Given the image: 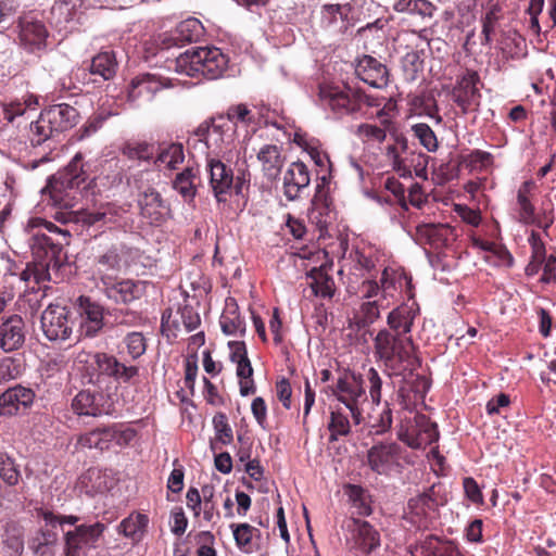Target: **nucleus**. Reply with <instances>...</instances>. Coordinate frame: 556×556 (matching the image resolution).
<instances>
[{
	"label": "nucleus",
	"mask_w": 556,
	"mask_h": 556,
	"mask_svg": "<svg viewBox=\"0 0 556 556\" xmlns=\"http://www.w3.org/2000/svg\"><path fill=\"white\" fill-rule=\"evenodd\" d=\"M137 203L140 216L150 225L160 226L170 216L169 203L152 187L138 194Z\"/></svg>",
	"instance_id": "obj_16"
},
{
	"label": "nucleus",
	"mask_w": 556,
	"mask_h": 556,
	"mask_svg": "<svg viewBox=\"0 0 556 556\" xmlns=\"http://www.w3.org/2000/svg\"><path fill=\"white\" fill-rule=\"evenodd\" d=\"M328 430L330 431V441H337L339 437L350 433V421L340 407L331 410Z\"/></svg>",
	"instance_id": "obj_56"
},
{
	"label": "nucleus",
	"mask_w": 556,
	"mask_h": 556,
	"mask_svg": "<svg viewBox=\"0 0 556 556\" xmlns=\"http://www.w3.org/2000/svg\"><path fill=\"white\" fill-rule=\"evenodd\" d=\"M92 181L96 186L104 189L118 186L123 181V168L116 159L105 160L101 164L100 173L93 177Z\"/></svg>",
	"instance_id": "obj_37"
},
{
	"label": "nucleus",
	"mask_w": 556,
	"mask_h": 556,
	"mask_svg": "<svg viewBox=\"0 0 556 556\" xmlns=\"http://www.w3.org/2000/svg\"><path fill=\"white\" fill-rule=\"evenodd\" d=\"M540 378L546 391L556 393V350H545L541 358Z\"/></svg>",
	"instance_id": "obj_45"
},
{
	"label": "nucleus",
	"mask_w": 556,
	"mask_h": 556,
	"mask_svg": "<svg viewBox=\"0 0 556 556\" xmlns=\"http://www.w3.org/2000/svg\"><path fill=\"white\" fill-rule=\"evenodd\" d=\"M77 116V110L66 103L54 104L45 109L37 121L30 123V143L40 146L55 135L72 128Z\"/></svg>",
	"instance_id": "obj_6"
},
{
	"label": "nucleus",
	"mask_w": 556,
	"mask_h": 556,
	"mask_svg": "<svg viewBox=\"0 0 556 556\" xmlns=\"http://www.w3.org/2000/svg\"><path fill=\"white\" fill-rule=\"evenodd\" d=\"M199 168L188 165L182 172L176 175L173 188L185 199H193L197 193L195 180L199 179Z\"/></svg>",
	"instance_id": "obj_40"
},
{
	"label": "nucleus",
	"mask_w": 556,
	"mask_h": 556,
	"mask_svg": "<svg viewBox=\"0 0 556 556\" xmlns=\"http://www.w3.org/2000/svg\"><path fill=\"white\" fill-rule=\"evenodd\" d=\"M122 152L129 160L149 161L154 155V147L147 142H127Z\"/></svg>",
	"instance_id": "obj_58"
},
{
	"label": "nucleus",
	"mask_w": 556,
	"mask_h": 556,
	"mask_svg": "<svg viewBox=\"0 0 556 556\" xmlns=\"http://www.w3.org/2000/svg\"><path fill=\"white\" fill-rule=\"evenodd\" d=\"M407 150V139L403 135L395 136V143L387 148V156L391 161L394 170L402 176L410 175L409 166L401 157V152Z\"/></svg>",
	"instance_id": "obj_48"
},
{
	"label": "nucleus",
	"mask_w": 556,
	"mask_h": 556,
	"mask_svg": "<svg viewBox=\"0 0 556 556\" xmlns=\"http://www.w3.org/2000/svg\"><path fill=\"white\" fill-rule=\"evenodd\" d=\"M320 100L338 115L354 114L364 106L379 108L386 98L365 93L361 88L344 85L323 86L319 90Z\"/></svg>",
	"instance_id": "obj_5"
},
{
	"label": "nucleus",
	"mask_w": 556,
	"mask_h": 556,
	"mask_svg": "<svg viewBox=\"0 0 556 556\" xmlns=\"http://www.w3.org/2000/svg\"><path fill=\"white\" fill-rule=\"evenodd\" d=\"M480 83V75L473 70L467 68L457 76L451 97L464 115L479 111L482 98L478 87Z\"/></svg>",
	"instance_id": "obj_12"
},
{
	"label": "nucleus",
	"mask_w": 556,
	"mask_h": 556,
	"mask_svg": "<svg viewBox=\"0 0 556 556\" xmlns=\"http://www.w3.org/2000/svg\"><path fill=\"white\" fill-rule=\"evenodd\" d=\"M131 249L119 241L99 242L92 249L91 267L101 283L104 277H115L114 274L129 266Z\"/></svg>",
	"instance_id": "obj_8"
},
{
	"label": "nucleus",
	"mask_w": 556,
	"mask_h": 556,
	"mask_svg": "<svg viewBox=\"0 0 556 556\" xmlns=\"http://www.w3.org/2000/svg\"><path fill=\"white\" fill-rule=\"evenodd\" d=\"M536 191V185L533 180L523 181L517 190L516 203L514 206L516 220L523 225L534 223L535 206L533 199Z\"/></svg>",
	"instance_id": "obj_25"
},
{
	"label": "nucleus",
	"mask_w": 556,
	"mask_h": 556,
	"mask_svg": "<svg viewBox=\"0 0 556 556\" xmlns=\"http://www.w3.org/2000/svg\"><path fill=\"white\" fill-rule=\"evenodd\" d=\"M22 478L20 466L8 453H0V479L9 486L18 484Z\"/></svg>",
	"instance_id": "obj_53"
},
{
	"label": "nucleus",
	"mask_w": 556,
	"mask_h": 556,
	"mask_svg": "<svg viewBox=\"0 0 556 556\" xmlns=\"http://www.w3.org/2000/svg\"><path fill=\"white\" fill-rule=\"evenodd\" d=\"M332 394L350 412L353 422L359 425L363 421L362 406L367 401L362 377L354 374L340 376Z\"/></svg>",
	"instance_id": "obj_9"
},
{
	"label": "nucleus",
	"mask_w": 556,
	"mask_h": 556,
	"mask_svg": "<svg viewBox=\"0 0 556 556\" xmlns=\"http://www.w3.org/2000/svg\"><path fill=\"white\" fill-rule=\"evenodd\" d=\"M45 227L49 232L62 237V240L40 231L34 233L29 243L33 262L28 263L26 268L20 274L18 282L34 280L39 285L40 282L49 281L51 280V271L58 273L64 264L66 256L63 252V247L68 244L71 235L50 222H46Z\"/></svg>",
	"instance_id": "obj_1"
},
{
	"label": "nucleus",
	"mask_w": 556,
	"mask_h": 556,
	"mask_svg": "<svg viewBox=\"0 0 556 556\" xmlns=\"http://www.w3.org/2000/svg\"><path fill=\"white\" fill-rule=\"evenodd\" d=\"M231 359L237 363V376L240 378V394L247 396L255 392L252 379L253 368L247 355V350H235Z\"/></svg>",
	"instance_id": "obj_35"
},
{
	"label": "nucleus",
	"mask_w": 556,
	"mask_h": 556,
	"mask_svg": "<svg viewBox=\"0 0 556 556\" xmlns=\"http://www.w3.org/2000/svg\"><path fill=\"white\" fill-rule=\"evenodd\" d=\"M414 314L412 308L401 306L393 309L388 316V324L390 328L396 333V336L405 334L409 332L413 324Z\"/></svg>",
	"instance_id": "obj_49"
},
{
	"label": "nucleus",
	"mask_w": 556,
	"mask_h": 556,
	"mask_svg": "<svg viewBox=\"0 0 556 556\" xmlns=\"http://www.w3.org/2000/svg\"><path fill=\"white\" fill-rule=\"evenodd\" d=\"M88 72L94 77H99L101 81L112 79L117 70V61L113 51H102L94 55L89 65ZM93 83H99L98 78L92 79Z\"/></svg>",
	"instance_id": "obj_33"
},
{
	"label": "nucleus",
	"mask_w": 556,
	"mask_h": 556,
	"mask_svg": "<svg viewBox=\"0 0 556 556\" xmlns=\"http://www.w3.org/2000/svg\"><path fill=\"white\" fill-rule=\"evenodd\" d=\"M437 486L432 485L426 492H422L408 501V510L412 515L418 518L419 527H427L428 519L431 518V515L434 514L438 506L442 504V502L437 498Z\"/></svg>",
	"instance_id": "obj_26"
},
{
	"label": "nucleus",
	"mask_w": 556,
	"mask_h": 556,
	"mask_svg": "<svg viewBox=\"0 0 556 556\" xmlns=\"http://www.w3.org/2000/svg\"><path fill=\"white\" fill-rule=\"evenodd\" d=\"M105 525L96 522L92 525H78L74 530L64 533L65 556H87L91 548H96L97 542L102 536Z\"/></svg>",
	"instance_id": "obj_13"
},
{
	"label": "nucleus",
	"mask_w": 556,
	"mask_h": 556,
	"mask_svg": "<svg viewBox=\"0 0 556 556\" xmlns=\"http://www.w3.org/2000/svg\"><path fill=\"white\" fill-rule=\"evenodd\" d=\"M226 116L235 123V128L238 123L249 126L255 122L253 112L243 103L229 106Z\"/></svg>",
	"instance_id": "obj_60"
},
{
	"label": "nucleus",
	"mask_w": 556,
	"mask_h": 556,
	"mask_svg": "<svg viewBox=\"0 0 556 556\" xmlns=\"http://www.w3.org/2000/svg\"><path fill=\"white\" fill-rule=\"evenodd\" d=\"M204 34L202 23L195 17L181 21L173 30L161 38V50H168L172 47H182L187 43L198 41Z\"/></svg>",
	"instance_id": "obj_17"
},
{
	"label": "nucleus",
	"mask_w": 556,
	"mask_h": 556,
	"mask_svg": "<svg viewBox=\"0 0 556 556\" xmlns=\"http://www.w3.org/2000/svg\"><path fill=\"white\" fill-rule=\"evenodd\" d=\"M76 303L81 317L79 338L98 336L103 328V307L84 295H80Z\"/></svg>",
	"instance_id": "obj_19"
},
{
	"label": "nucleus",
	"mask_w": 556,
	"mask_h": 556,
	"mask_svg": "<svg viewBox=\"0 0 556 556\" xmlns=\"http://www.w3.org/2000/svg\"><path fill=\"white\" fill-rule=\"evenodd\" d=\"M262 165V172L269 180H275L283 166L285 156L281 147L277 144H264L256 154Z\"/></svg>",
	"instance_id": "obj_30"
},
{
	"label": "nucleus",
	"mask_w": 556,
	"mask_h": 556,
	"mask_svg": "<svg viewBox=\"0 0 556 556\" xmlns=\"http://www.w3.org/2000/svg\"><path fill=\"white\" fill-rule=\"evenodd\" d=\"M356 544L365 553H370L380 545V534L374 527L362 520H354Z\"/></svg>",
	"instance_id": "obj_38"
},
{
	"label": "nucleus",
	"mask_w": 556,
	"mask_h": 556,
	"mask_svg": "<svg viewBox=\"0 0 556 556\" xmlns=\"http://www.w3.org/2000/svg\"><path fill=\"white\" fill-rule=\"evenodd\" d=\"M393 10L397 13L419 15L422 18H431L437 10L435 5L428 0H396Z\"/></svg>",
	"instance_id": "obj_42"
},
{
	"label": "nucleus",
	"mask_w": 556,
	"mask_h": 556,
	"mask_svg": "<svg viewBox=\"0 0 556 556\" xmlns=\"http://www.w3.org/2000/svg\"><path fill=\"white\" fill-rule=\"evenodd\" d=\"M414 426L401 435V439L413 448H421L438 441L439 431L434 422L426 415H417L414 418Z\"/></svg>",
	"instance_id": "obj_20"
},
{
	"label": "nucleus",
	"mask_w": 556,
	"mask_h": 556,
	"mask_svg": "<svg viewBox=\"0 0 556 556\" xmlns=\"http://www.w3.org/2000/svg\"><path fill=\"white\" fill-rule=\"evenodd\" d=\"M185 161L184 146L178 142H172L160 147L155 163L163 165L168 170H176Z\"/></svg>",
	"instance_id": "obj_41"
},
{
	"label": "nucleus",
	"mask_w": 556,
	"mask_h": 556,
	"mask_svg": "<svg viewBox=\"0 0 556 556\" xmlns=\"http://www.w3.org/2000/svg\"><path fill=\"white\" fill-rule=\"evenodd\" d=\"M452 237L453 228L446 224H419L415 230L417 243L435 249L447 245Z\"/></svg>",
	"instance_id": "obj_27"
},
{
	"label": "nucleus",
	"mask_w": 556,
	"mask_h": 556,
	"mask_svg": "<svg viewBox=\"0 0 556 556\" xmlns=\"http://www.w3.org/2000/svg\"><path fill=\"white\" fill-rule=\"evenodd\" d=\"M401 446L394 442L374 445L367 453L370 468L379 473H389L399 464Z\"/></svg>",
	"instance_id": "obj_21"
},
{
	"label": "nucleus",
	"mask_w": 556,
	"mask_h": 556,
	"mask_svg": "<svg viewBox=\"0 0 556 556\" xmlns=\"http://www.w3.org/2000/svg\"><path fill=\"white\" fill-rule=\"evenodd\" d=\"M45 227L49 232L62 237V240L40 231L34 233L29 243L33 262L28 263L26 268L20 274L18 282L34 280L39 285L40 282L49 281L51 280V271L58 273L64 264L66 256L63 252V247L68 244L71 235L50 222H46Z\"/></svg>",
	"instance_id": "obj_2"
},
{
	"label": "nucleus",
	"mask_w": 556,
	"mask_h": 556,
	"mask_svg": "<svg viewBox=\"0 0 556 556\" xmlns=\"http://www.w3.org/2000/svg\"><path fill=\"white\" fill-rule=\"evenodd\" d=\"M93 359L100 374L114 377L119 375L121 364L114 357L106 353H96Z\"/></svg>",
	"instance_id": "obj_61"
},
{
	"label": "nucleus",
	"mask_w": 556,
	"mask_h": 556,
	"mask_svg": "<svg viewBox=\"0 0 556 556\" xmlns=\"http://www.w3.org/2000/svg\"><path fill=\"white\" fill-rule=\"evenodd\" d=\"M3 544L10 549L11 555H20L24 548V542L20 530L15 527H8L5 529Z\"/></svg>",
	"instance_id": "obj_63"
},
{
	"label": "nucleus",
	"mask_w": 556,
	"mask_h": 556,
	"mask_svg": "<svg viewBox=\"0 0 556 556\" xmlns=\"http://www.w3.org/2000/svg\"><path fill=\"white\" fill-rule=\"evenodd\" d=\"M31 389L16 386L4 391L0 396V415L13 416L25 412L34 402Z\"/></svg>",
	"instance_id": "obj_23"
},
{
	"label": "nucleus",
	"mask_w": 556,
	"mask_h": 556,
	"mask_svg": "<svg viewBox=\"0 0 556 556\" xmlns=\"http://www.w3.org/2000/svg\"><path fill=\"white\" fill-rule=\"evenodd\" d=\"M136 437V431L130 428L123 427H106L105 438L109 442H115L119 446L129 444Z\"/></svg>",
	"instance_id": "obj_62"
},
{
	"label": "nucleus",
	"mask_w": 556,
	"mask_h": 556,
	"mask_svg": "<svg viewBox=\"0 0 556 556\" xmlns=\"http://www.w3.org/2000/svg\"><path fill=\"white\" fill-rule=\"evenodd\" d=\"M311 176L307 166L301 162L289 165L283 175V193L290 201L298 200L308 189Z\"/></svg>",
	"instance_id": "obj_22"
},
{
	"label": "nucleus",
	"mask_w": 556,
	"mask_h": 556,
	"mask_svg": "<svg viewBox=\"0 0 556 556\" xmlns=\"http://www.w3.org/2000/svg\"><path fill=\"white\" fill-rule=\"evenodd\" d=\"M148 282L129 278L104 277L102 290L105 296L116 304H130L140 300L147 292Z\"/></svg>",
	"instance_id": "obj_14"
},
{
	"label": "nucleus",
	"mask_w": 556,
	"mask_h": 556,
	"mask_svg": "<svg viewBox=\"0 0 556 556\" xmlns=\"http://www.w3.org/2000/svg\"><path fill=\"white\" fill-rule=\"evenodd\" d=\"M206 170L208 173V182L217 202H227L228 197L235 191L241 193L242 178L235 179L233 170L222 160L215 156H206Z\"/></svg>",
	"instance_id": "obj_11"
},
{
	"label": "nucleus",
	"mask_w": 556,
	"mask_h": 556,
	"mask_svg": "<svg viewBox=\"0 0 556 556\" xmlns=\"http://www.w3.org/2000/svg\"><path fill=\"white\" fill-rule=\"evenodd\" d=\"M380 282L384 292H389L390 289H396L395 285H399L401 289L405 288L407 299L414 298L412 277H408L405 273H396L395 270L384 268Z\"/></svg>",
	"instance_id": "obj_46"
},
{
	"label": "nucleus",
	"mask_w": 556,
	"mask_h": 556,
	"mask_svg": "<svg viewBox=\"0 0 556 556\" xmlns=\"http://www.w3.org/2000/svg\"><path fill=\"white\" fill-rule=\"evenodd\" d=\"M228 56L216 47H197L180 53L169 68L192 78L217 79L228 67Z\"/></svg>",
	"instance_id": "obj_3"
},
{
	"label": "nucleus",
	"mask_w": 556,
	"mask_h": 556,
	"mask_svg": "<svg viewBox=\"0 0 556 556\" xmlns=\"http://www.w3.org/2000/svg\"><path fill=\"white\" fill-rule=\"evenodd\" d=\"M237 546L244 553H252V539L258 529L249 523L230 525Z\"/></svg>",
	"instance_id": "obj_54"
},
{
	"label": "nucleus",
	"mask_w": 556,
	"mask_h": 556,
	"mask_svg": "<svg viewBox=\"0 0 556 556\" xmlns=\"http://www.w3.org/2000/svg\"><path fill=\"white\" fill-rule=\"evenodd\" d=\"M525 38L516 30L503 35L500 49L504 60H518L523 56Z\"/></svg>",
	"instance_id": "obj_43"
},
{
	"label": "nucleus",
	"mask_w": 556,
	"mask_h": 556,
	"mask_svg": "<svg viewBox=\"0 0 556 556\" xmlns=\"http://www.w3.org/2000/svg\"><path fill=\"white\" fill-rule=\"evenodd\" d=\"M355 73L359 79L375 88H383L389 83L388 67L371 55H363Z\"/></svg>",
	"instance_id": "obj_24"
},
{
	"label": "nucleus",
	"mask_w": 556,
	"mask_h": 556,
	"mask_svg": "<svg viewBox=\"0 0 556 556\" xmlns=\"http://www.w3.org/2000/svg\"><path fill=\"white\" fill-rule=\"evenodd\" d=\"M412 556H472L456 542L437 535H428L410 547Z\"/></svg>",
	"instance_id": "obj_18"
},
{
	"label": "nucleus",
	"mask_w": 556,
	"mask_h": 556,
	"mask_svg": "<svg viewBox=\"0 0 556 556\" xmlns=\"http://www.w3.org/2000/svg\"><path fill=\"white\" fill-rule=\"evenodd\" d=\"M47 37L48 30L42 22L27 18L21 22L20 38L29 50L34 51L43 48Z\"/></svg>",
	"instance_id": "obj_34"
},
{
	"label": "nucleus",
	"mask_w": 556,
	"mask_h": 556,
	"mask_svg": "<svg viewBox=\"0 0 556 556\" xmlns=\"http://www.w3.org/2000/svg\"><path fill=\"white\" fill-rule=\"evenodd\" d=\"M128 208L112 202L98 206L80 208L68 213V219L86 227L119 226L124 222Z\"/></svg>",
	"instance_id": "obj_10"
},
{
	"label": "nucleus",
	"mask_w": 556,
	"mask_h": 556,
	"mask_svg": "<svg viewBox=\"0 0 556 556\" xmlns=\"http://www.w3.org/2000/svg\"><path fill=\"white\" fill-rule=\"evenodd\" d=\"M58 542V533L53 529H41L40 532L34 538L31 548L38 556H46L51 554V548Z\"/></svg>",
	"instance_id": "obj_55"
},
{
	"label": "nucleus",
	"mask_w": 556,
	"mask_h": 556,
	"mask_svg": "<svg viewBox=\"0 0 556 556\" xmlns=\"http://www.w3.org/2000/svg\"><path fill=\"white\" fill-rule=\"evenodd\" d=\"M88 175L84 169L83 155L77 153L61 170L48 179L42 193L48 194L52 204L61 208L75 205L80 189H85Z\"/></svg>",
	"instance_id": "obj_4"
},
{
	"label": "nucleus",
	"mask_w": 556,
	"mask_h": 556,
	"mask_svg": "<svg viewBox=\"0 0 556 556\" xmlns=\"http://www.w3.org/2000/svg\"><path fill=\"white\" fill-rule=\"evenodd\" d=\"M492 163V154L482 150H472L470 153L460 155L458 166L469 172H482Z\"/></svg>",
	"instance_id": "obj_51"
},
{
	"label": "nucleus",
	"mask_w": 556,
	"mask_h": 556,
	"mask_svg": "<svg viewBox=\"0 0 556 556\" xmlns=\"http://www.w3.org/2000/svg\"><path fill=\"white\" fill-rule=\"evenodd\" d=\"M212 140L215 146L230 143L233 140L236 128L226 115H218L211 118Z\"/></svg>",
	"instance_id": "obj_44"
},
{
	"label": "nucleus",
	"mask_w": 556,
	"mask_h": 556,
	"mask_svg": "<svg viewBox=\"0 0 556 556\" xmlns=\"http://www.w3.org/2000/svg\"><path fill=\"white\" fill-rule=\"evenodd\" d=\"M148 521L146 515H130L119 523L118 532L132 541H139L147 529Z\"/></svg>",
	"instance_id": "obj_47"
},
{
	"label": "nucleus",
	"mask_w": 556,
	"mask_h": 556,
	"mask_svg": "<svg viewBox=\"0 0 556 556\" xmlns=\"http://www.w3.org/2000/svg\"><path fill=\"white\" fill-rule=\"evenodd\" d=\"M164 84L153 74H143L131 80L129 98L132 100L146 97L151 99L154 93L163 88Z\"/></svg>",
	"instance_id": "obj_36"
},
{
	"label": "nucleus",
	"mask_w": 556,
	"mask_h": 556,
	"mask_svg": "<svg viewBox=\"0 0 556 556\" xmlns=\"http://www.w3.org/2000/svg\"><path fill=\"white\" fill-rule=\"evenodd\" d=\"M222 330L228 336H243L245 324L239 313V306L233 298H227L225 307L219 318Z\"/></svg>",
	"instance_id": "obj_32"
},
{
	"label": "nucleus",
	"mask_w": 556,
	"mask_h": 556,
	"mask_svg": "<svg viewBox=\"0 0 556 556\" xmlns=\"http://www.w3.org/2000/svg\"><path fill=\"white\" fill-rule=\"evenodd\" d=\"M395 106V103L392 100H389L387 103H384L383 108L377 113V116L381 118V126L364 123L361 124L357 127L356 136L364 142V143H382L387 138V131L391 129V126L393 123L388 119L383 118V116L387 114V110H391Z\"/></svg>",
	"instance_id": "obj_29"
},
{
	"label": "nucleus",
	"mask_w": 556,
	"mask_h": 556,
	"mask_svg": "<svg viewBox=\"0 0 556 556\" xmlns=\"http://www.w3.org/2000/svg\"><path fill=\"white\" fill-rule=\"evenodd\" d=\"M380 359L383 362L389 376H402L405 381L412 379L414 389L418 393H426L429 388V381L420 375L414 372L420 367V359L414 353V350H376Z\"/></svg>",
	"instance_id": "obj_7"
},
{
	"label": "nucleus",
	"mask_w": 556,
	"mask_h": 556,
	"mask_svg": "<svg viewBox=\"0 0 556 556\" xmlns=\"http://www.w3.org/2000/svg\"><path fill=\"white\" fill-rule=\"evenodd\" d=\"M195 541L199 544L197 556H216V551L213 547L214 535L210 531L199 532Z\"/></svg>",
	"instance_id": "obj_64"
},
{
	"label": "nucleus",
	"mask_w": 556,
	"mask_h": 556,
	"mask_svg": "<svg viewBox=\"0 0 556 556\" xmlns=\"http://www.w3.org/2000/svg\"><path fill=\"white\" fill-rule=\"evenodd\" d=\"M307 276L312 280L309 286L316 296L323 299H331L333 296L336 291L334 281L323 267H313Z\"/></svg>",
	"instance_id": "obj_39"
},
{
	"label": "nucleus",
	"mask_w": 556,
	"mask_h": 556,
	"mask_svg": "<svg viewBox=\"0 0 556 556\" xmlns=\"http://www.w3.org/2000/svg\"><path fill=\"white\" fill-rule=\"evenodd\" d=\"M68 308L60 303H51L41 314V329L50 341H63L70 338L72 325Z\"/></svg>",
	"instance_id": "obj_15"
},
{
	"label": "nucleus",
	"mask_w": 556,
	"mask_h": 556,
	"mask_svg": "<svg viewBox=\"0 0 556 556\" xmlns=\"http://www.w3.org/2000/svg\"><path fill=\"white\" fill-rule=\"evenodd\" d=\"M414 136L419 140V143L429 152H434L439 148L437 135L428 124L418 123L412 126Z\"/></svg>",
	"instance_id": "obj_57"
},
{
	"label": "nucleus",
	"mask_w": 556,
	"mask_h": 556,
	"mask_svg": "<svg viewBox=\"0 0 556 556\" xmlns=\"http://www.w3.org/2000/svg\"><path fill=\"white\" fill-rule=\"evenodd\" d=\"M106 428L96 429L79 437L78 444L87 448L106 450L110 446L109 438H105Z\"/></svg>",
	"instance_id": "obj_59"
},
{
	"label": "nucleus",
	"mask_w": 556,
	"mask_h": 556,
	"mask_svg": "<svg viewBox=\"0 0 556 556\" xmlns=\"http://www.w3.org/2000/svg\"><path fill=\"white\" fill-rule=\"evenodd\" d=\"M25 341V323L12 315L0 325V348H21Z\"/></svg>",
	"instance_id": "obj_31"
},
{
	"label": "nucleus",
	"mask_w": 556,
	"mask_h": 556,
	"mask_svg": "<svg viewBox=\"0 0 556 556\" xmlns=\"http://www.w3.org/2000/svg\"><path fill=\"white\" fill-rule=\"evenodd\" d=\"M404 79L413 83L424 71V60L419 51H408L401 61Z\"/></svg>",
	"instance_id": "obj_52"
},
{
	"label": "nucleus",
	"mask_w": 556,
	"mask_h": 556,
	"mask_svg": "<svg viewBox=\"0 0 556 556\" xmlns=\"http://www.w3.org/2000/svg\"><path fill=\"white\" fill-rule=\"evenodd\" d=\"M24 369V359L17 355L0 356V381L7 382L21 376Z\"/></svg>",
	"instance_id": "obj_50"
},
{
	"label": "nucleus",
	"mask_w": 556,
	"mask_h": 556,
	"mask_svg": "<svg viewBox=\"0 0 556 556\" xmlns=\"http://www.w3.org/2000/svg\"><path fill=\"white\" fill-rule=\"evenodd\" d=\"M72 409L78 416H101L108 414L105 397L101 392L84 390L78 392L72 400Z\"/></svg>",
	"instance_id": "obj_28"
}]
</instances>
